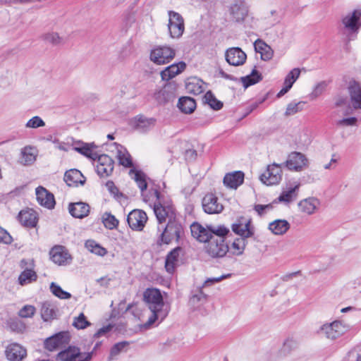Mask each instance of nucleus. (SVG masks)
I'll use <instances>...</instances> for the list:
<instances>
[{"label": "nucleus", "mask_w": 361, "mask_h": 361, "mask_svg": "<svg viewBox=\"0 0 361 361\" xmlns=\"http://www.w3.org/2000/svg\"><path fill=\"white\" fill-rule=\"evenodd\" d=\"M175 50L169 46H158L150 53V60L157 65L169 63L175 56Z\"/></svg>", "instance_id": "obj_6"}, {"label": "nucleus", "mask_w": 361, "mask_h": 361, "mask_svg": "<svg viewBox=\"0 0 361 361\" xmlns=\"http://www.w3.org/2000/svg\"><path fill=\"white\" fill-rule=\"evenodd\" d=\"M233 231L241 238H247L253 235V231L250 228V220L240 217L232 225Z\"/></svg>", "instance_id": "obj_20"}, {"label": "nucleus", "mask_w": 361, "mask_h": 361, "mask_svg": "<svg viewBox=\"0 0 361 361\" xmlns=\"http://www.w3.org/2000/svg\"><path fill=\"white\" fill-rule=\"evenodd\" d=\"M300 74V70L299 68H293L291 70L288 75L286 76L283 85L291 88L294 82L299 78Z\"/></svg>", "instance_id": "obj_50"}, {"label": "nucleus", "mask_w": 361, "mask_h": 361, "mask_svg": "<svg viewBox=\"0 0 361 361\" xmlns=\"http://www.w3.org/2000/svg\"><path fill=\"white\" fill-rule=\"evenodd\" d=\"M47 41L57 44L61 42L60 37L57 33H50L46 36Z\"/></svg>", "instance_id": "obj_63"}, {"label": "nucleus", "mask_w": 361, "mask_h": 361, "mask_svg": "<svg viewBox=\"0 0 361 361\" xmlns=\"http://www.w3.org/2000/svg\"><path fill=\"white\" fill-rule=\"evenodd\" d=\"M178 107L183 113L191 114L196 108V102L190 97H182L178 99Z\"/></svg>", "instance_id": "obj_38"}, {"label": "nucleus", "mask_w": 361, "mask_h": 361, "mask_svg": "<svg viewBox=\"0 0 361 361\" xmlns=\"http://www.w3.org/2000/svg\"><path fill=\"white\" fill-rule=\"evenodd\" d=\"M204 102L212 109L218 111L223 107V103L218 100L211 91H208L204 97Z\"/></svg>", "instance_id": "obj_45"}, {"label": "nucleus", "mask_w": 361, "mask_h": 361, "mask_svg": "<svg viewBox=\"0 0 361 361\" xmlns=\"http://www.w3.org/2000/svg\"><path fill=\"white\" fill-rule=\"evenodd\" d=\"M54 147L61 151L68 152L71 149V145L68 143L60 142L58 140H55L54 142Z\"/></svg>", "instance_id": "obj_61"}, {"label": "nucleus", "mask_w": 361, "mask_h": 361, "mask_svg": "<svg viewBox=\"0 0 361 361\" xmlns=\"http://www.w3.org/2000/svg\"><path fill=\"white\" fill-rule=\"evenodd\" d=\"M106 187L111 194L114 195L115 197H118L119 195H122L121 193H119L118 188L114 185L113 181L109 180L106 183Z\"/></svg>", "instance_id": "obj_60"}, {"label": "nucleus", "mask_w": 361, "mask_h": 361, "mask_svg": "<svg viewBox=\"0 0 361 361\" xmlns=\"http://www.w3.org/2000/svg\"><path fill=\"white\" fill-rule=\"evenodd\" d=\"M325 87H326L325 82H320V83H319L314 87V90L312 92V94L315 97L319 96L323 92V91L324 90Z\"/></svg>", "instance_id": "obj_64"}, {"label": "nucleus", "mask_w": 361, "mask_h": 361, "mask_svg": "<svg viewBox=\"0 0 361 361\" xmlns=\"http://www.w3.org/2000/svg\"><path fill=\"white\" fill-rule=\"evenodd\" d=\"M156 120L153 118H147L143 116H137L132 118L130 121V125L135 130L140 132L145 133L154 128L155 126Z\"/></svg>", "instance_id": "obj_19"}, {"label": "nucleus", "mask_w": 361, "mask_h": 361, "mask_svg": "<svg viewBox=\"0 0 361 361\" xmlns=\"http://www.w3.org/2000/svg\"><path fill=\"white\" fill-rule=\"evenodd\" d=\"M202 204L204 211L209 214H219L224 209V207L219 202L218 197L212 193L207 194L203 197Z\"/></svg>", "instance_id": "obj_14"}, {"label": "nucleus", "mask_w": 361, "mask_h": 361, "mask_svg": "<svg viewBox=\"0 0 361 361\" xmlns=\"http://www.w3.org/2000/svg\"><path fill=\"white\" fill-rule=\"evenodd\" d=\"M244 180V173L242 171H234L227 173L224 178V184L230 188L236 189Z\"/></svg>", "instance_id": "obj_31"}, {"label": "nucleus", "mask_w": 361, "mask_h": 361, "mask_svg": "<svg viewBox=\"0 0 361 361\" xmlns=\"http://www.w3.org/2000/svg\"><path fill=\"white\" fill-rule=\"evenodd\" d=\"M225 58L230 65L239 66L245 62L247 55L240 48L232 47L226 50Z\"/></svg>", "instance_id": "obj_18"}, {"label": "nucleus", "mask_w": 361, "mask_h": 361, "mask_svg": "<svg viewBox=\"0 0 361 361\" xmlns=\"http://www.w3.org/2000/svg\"><path fill=\"white\" fill-rule=\"evenodd\" d=\"M37 200L38 203L47 209H52L55 205L54 195L42 186H38L35 189Z\"/></svg>", "instance_id": "obj_22"}, {"label": "nucleus", "mask_w": 361, "mask_h": 361, "mask_svg": "<svg viewBox=\"0 0 361 361\" xmlns=\"http://www.w3.org/2000/svg\"><path fill=\"white\" fill-rule=\"evenodd\" d=\"M185 67L186 64L183 61L173 63L166 67L161 72V79L164 80H169L182 73L185 70Z\"/></svg>", "instance_id": "obj_30"}, {"label": "nucleus", "mask_w": 361, "mask_h": 361, "mask_svg": "<svg viewBox=\"0 0 361 361\" xmlns=\"http://www.w3.org/2000/svg\"><path fill=\"white\" fill-rule=\"evenodd\" d=\"M307 164V159L300 152H291L286 161V167L291 171H300Z\"/></svg>", "instance_id": "obj_16"}, {"label": "nucleus", "mask_w": 361, "mask_h": 361, "mask_svg": "<svg viewBox=\"0 0 361 361\" xmlns=\"http://www.w3.org/2000/svg\"><path fill=\"white\" fill-rule=\"evenodd\" d=\"M97 164L96 171L101 177H107L111 174L114 170V161L106 154L97 156Z\"/></svg>", "instance_id": "obj_15"}, {"label": "nucleus", "mask_w": 361, "mask_h": 361, "mask_svg": "<svg viewBox=\"0 0 361 361\" xmlns=\"http://www.w3.org/2000/svg\"><path fill=\"white\" fill-rule=\"evenodd\" d=\"M231 276V274H223L219 277L207 279L204 283V286H209V285L214 283L220 282L221 281H222L225 279L229 278Z\"/></svg>", "instance_id": "obj_58"}, {"label": "nucleus", "mask_w": 361, "mask_h": 361, "mask_svg": "<svg viewBox=\"0 0 361 361\" xmlns=\"http://www.w3.org/2000/svg\"><path fill=\"white\" fill-rule=\"evenodd\" d=\"M68 342V334L62 331L47 338L44 342V345L48 350L54 351L65 347Z\"/></svg>", "instance_id": "obj_12"}, {"label": "nucleus", "mask_w": 361, "mask_h": 361, "mask_svg": "<svg viewBox=\"0 0 361 361\" xmlns=\"http://www.w3.org/2000/svg\"><path fill=\"white\" fill-rule=\"evenodd\" d=\"M85 246L88 251L99 256L102 257L107 253V251L104 247H102L99 243L93 240H87L85 243Z\"/></svg>", "instance_id": "obj_43"}, {"label": "nucleus", "mask_w": 361, "mask_h": 361, "mask_svg": "<svg viewBox=\"0 0 361 361\" xmlns=\"http://www.w3.org/2000/svg\"><path fill=\"white\" fill-rule=\"evenodd\" d=\"M176 94V85L174 82H168L155 94V98L159 103L165 104L173 101Z\"/></svg>", "instance_id": "obj_17"}, {"label": "nucleus", "mask_w": 361, "mask_h": 361, "mask_svg": "<svg viewBox=\"0 0 361 361\" xmlns=\"http://www.w3.org/2000/svg\"><path fill=\"white\" fill-rule=\"evenodd\" d=\"M12 241L10 234L4 228L0 227V243L9 244Z\"/></svg>", "instance_id": "obj_59"}, {"label": "nucleus", "mask_w": 361, "mask_h": 361, "mask_svg": "<svg viewBox=\"0 0 361 361\" xmlns=\"http://www.w3.org/2000/svg\"><path fill=\"white\" fill-rule=\"evenodd\" d=\"M168 29L171 37L179 38L183 35L185 30L184 20L177 12L169 11Z\"/></svg>", "instance_id": "obj_9"}, {"label": "nucleus", "mask_w": 361, "mask_h": 361, "mask_svg": "<svg viewBox=\"0 0 361 361\" xmlns=\"http://www.w3.org/2000/svg\"><path fill=\"white\" fill-rule=\"evenodd\" d=\"M206 243V252L212 257H223L228 251V246L224 239L216 238L212 235Z\"/></svg>", "instance_id": "obj_7"}, {"label": "nucleus", "mask_w": 361, "mask_h": 361, "mask_svg": "<svg viewBox=\"0 0 361 361\" xmlns=\"http://www.w3.org/2000/svg\"><path fill=\"white\" fill-rule=\"evenodd\" d=\"M36 159V149L30 146L25 147L21 151L20 163L24 165H30Z\"/></svg>", "instance_id": "obj_39"}, {"label": "nucleus", "mask_w": 361, "mask_h": 361, "mask_svg": "<svg viewBox=\"0 0 361 361\" xmlns=\"http://www.w3.org/2000/svg\"><path fill=\"white\" fill-rule=\"evenodd\" d=\"M155 195L157 202H154V212L159 224L166 221L169 219V222L164 231L161 233L160 240L161 243L169 244L173 240H178L183 228L180 222L177 221L174 216V209L169 202H162L159 192L156 190Z\"/></svg>", "instance_id": "obj_1"}, {"label": "nucleus", "mask_w": 361, "mask_h": 361, "mask_svg": "<svg viewBox=\"0 0 361 361\" xmlns=\"http://www.w3.org/2000/svg\"><path fill=\"white\" fill-rule=\"evenodd\" d=\"M130 175L132 178L135 180L142 192L147 189V183L146 182L145 175L142 171L131 169L130 171Z\"/></svg>", "instance_id": "obj_42"}, {"label": "nucleus", "mask_w": 361, "mask_h": 361, "mask_svg": "<svg viewBox=\"0 0 361 361\" xmlns=\"http://www.w3.org/2000/svg\"><path fill=\"white\" fill-rule=\"evenodd\" d=\"M143 296L145 301L152 312L147 322L144 324L145 328H148L156 321H163L167 317L169 309L164 303L162 295L157 288L146 289Z\"/></svg>", "instance_id": "obj_2"}, {"label": "nucleus", "mask_w": 361, "mask_h": 361, "mask_svg": "<svg viewBox=\"0 0 361 361\" xmlns=\"http://www.w3.org/2000/svg\"><path fill=\"white\" fill-rule=\"evenodd\" d=\"M231 20L235 23L244 22L249 13V6L245 0H233L228 6Z\"/></svg>", "instance_id": "obj_5"}, {"label": "nucleus", "mask_w": 361, "mask_h": 361, "mask_svg": "<svg viewBox=\"0 0 361 361\" xmlns=\"http://www.w3.org/2000/svg\"><path fill=\"white\" fill-rule=\"evenodd\" d=\"M209 232L212 235L216 238L224 239L226 235L229 233V229L223 225L219 226H208Z\"/></svg>", "instance_id": "obj_46"}, {"label": "nucleus", "mask_w": 361, "mask_h": 361, "mask_svg": "<svg viewBox=\"0 0 361 361\" xmlns=\"http://www.w3.org/2000/svg\"><path fill=\"white\" fill-rule=\"evenodd\" d=\"M64 181L68 186H78L84 185L85 178L78 169H71L67 171L63 177Z\"/></svg>", "instance_id": "obj_26"}, {"label": "nucleus", "mask_w": 361, "mask_h": 361, "mask_svg": "<svg viewBox=\"0 0 361 361\" xmlns=\"http://www.w3.org/2000/svg\"><path fill=\"white\" fill-rule=\"evenodd\" d=\"M319 200L316 197H308L302 200L298 203V207L301 212L307 215L313 214L319 208Z\"/></svg>", "instance_id": "obj_29"}, {"label": "nucleus", "mask_w": 361, "mask_h": 361, "mask_svg": "<svg viewBox=\"0 0 361 361\" xmlns=\"http://www.w3.org/2000/svg\"><path fill=\"white\" fill-rule=\"evenodd\" d=\"M19 221L27 227H35L37 224V216L32 210H23L18 214Z\"/></svg>", "instance_id": "obj_35"}, {"label": "nucleus", "mask_w": 361, "mask_h": 361, "mask_svg": "<svg viewBox=\"0 0 361 361\" xmlns=\"http://www.w3.org/2000/svg\"><path fill=\"white\" fill-rule=\"evenodd\" d=\"M348 90L351 106L355 110H361V85L355 80H351Z\"/></svg>", "instance_id": "obj_21"}, {"label": "nucleus", "mask_w": 361, "mask_h": 361, "mask_svg": "<svg viewBox=\"0 0 361 361\" xmlns=\"http://www.w3.org/2000/svg\"><path fill=\"white\" fill-rule=\"evenodd\" d=\"M95 147L94 143H85L81 141H76L73 143V149L75 151L93 160H95L98 156L94 150Z\"/></svg>", "instance_id": "obj_24"}, {"label": "nucleus", "mask_w": 361, "mask_h": 361, "mask_svg": "<svg viewBox=\"0 0 361 361\" xmlns=\"http://www.w3.org/2000/svg\"><path fill=\"white\" fill-rule=\"evenodd\" d=\"M299 188V185H295L293 187L288 188L283 190L278 197V200L281 202L289 203L297 197V192Z\"/></svg>", "instance_id": "obj_41"}, {"label": "nucleus", "mask_w": 361, "mask_h": 361, "mask_svg": "<svg viewBox=\"0 0 361 361\" xmlns=\"http://www.w3.org/2000/svg\"><path fill=\"white\" fill-rule=\"evenodd\" d=\"M281 178V166L275 163L269 165L267 170L259 177L260 180L267 185L278 184Z\"/></svg>", "instance_id": "obj_10"}, {"label": "nucleus", "mask_w": 361, "mask_h": 361, "mask_svg": "<svg viewBox=\"0 0 361 361\" xmlns=\"http://www.w3.org/2000/svg\"><path fill=\"white\" fill-rule=\"evenodd\" d=\"M28 262L26 259L20 261V267L24 269L18 277V282L21 286L30 283L37 280V276L32 267H27Z\"/></svg>", "instance_id": "obj_25"}, {"label": "nucleus", "mask_w": 361, "mask_h": 361, "mask_svg": "<svg viewBox=\"0 0 361 361\" xmlns=\"http://www.w3.org/2000/svg\"><path fill=\"white\" fill-rule=\"evenodd\" d=\"M68 211L74 218L82 219L88 215L90 206L88 204L82 202L70 203Z\"/></svg>", "instance_id": "obj_27"}, {"label": "nucleus", "mask_w": 361, "mask_h": 361, "mask_svg": "<svg viewBox=\"0 0 361 361\" xmlns=\"http://www.w3.org/2000/svg\"><path fill=\"white\" fill-rule=\"evenodd\" d=\"M44 126V121L38 116H33L25 124V127L28 128H37Z\"/></svg>", "instance_id": "obj_55"}, {"label": "nucleus", "mask_w": 361, "mask_h": 361, "mask_svg": "<svg viewBox=\"0 0 361 361\" xmlns=\"http://www.w3.org/2000/svg\"><path fill=\"white\" fill-rule=\"evenodd\" d=\"M51 293L60 299H69L71 297V293L62 290L56 283L52 282L50 285Z\"/></svg>", "instance_id": "obj_51"}, {"label": "nucleus", "mask_w": 361, "mask_h": 361, "mask_svg": "<svg viewBox=\"0 0 361 361\" xmlns=\"http://www.w3.org/2000/svg\"><path fill=\"white\" fill-rule=\"evenodd\" d=\"M207 300V295L200 290L196 294H194L190 299V303L194 307H199Z\"/></svg>", "instance_id": "obj_52"}, {"label": "nucleus", "mask_w": 361, "mask_h": 361, "mask_svg": "<svg viewBox=\"0 0 361 361\" xmlns=\"http://www.w3.org/2000/svg\"><path fill=\"white\" fill-rule=\"evenodd\" d=\"M304 102H292L288 104L285 114L286 116H291L293 115L298 111H300L302 109Z\"/></svg>", "instance_id": "obj_53"}, {"label": "nucleus", "mask_w": 361, "mask_h": 361, "mask_svg": "<svg viewBox=\"0 0 361 361\" xmlns=\"http://www.w3.org/2000/svg\"><path fill=\"white\" fill-rule=\"evenodd\" d=\"M290 228V224L284 219H277L270 223L269 229L275 235H283Z\"/></svg>", "instance_id": "obj_36"}, {"label": "nucleus", "mask_w": 361, "mask_h": 361, "mask_svg": "<svg viewBox=\"0 0 361 361\" xmlns=\"http://www.w3.org/2000/svg\"><path fill=\"white\" fill-rule=\"evenodd\" d=\"M190 231L192 235L200 242L206 243L212 236L208 227L205 228L198 223H193L190 226Z\"/></svg>", "instance_id": "obj_32"}, {"label": "nucleus", "mask_w": 361, "mask_h": 361, "mask_svg": "<svg viewBox=\"0 0 361 361\" xmlns=\"http://www.w3.org/2000/svg\"><path fill=\"white\" fill-rule=\"evenodd\" d=\"M90 325L91 323L87 319L83 313H80L73 319V326L77 329H84Z\"/></svg>", "instance_id": "obj_49"}, {"label": "nucleus", "mask_w": 361, "mask_h": 361, "mask_svg": "<svg viewBox=\"0 0 361 361\" xmlns=\"http://www.w3.org/2000/svg\"><path fill=\"white\" fill-rule=\"evenodd\" d=\"M41 316L44 322L54 319L56 317L55 307L49 302H44L41 307Z\"/></svg>", "instance_id": "obj_40"}, {"label": "nucleus", "mask_w": 361, "mask_h": 361, "mask_svg": "<svg viewBox=\"0 0 361 361\" xmlns=\"http://www.w3.org/2000/svg\"><path fill=\"white\" fill-rule=\"evenodd\" d=\"M241 80L243 85L247 87L259 82L262 80V75L258 71L253 69L250 75L242 78Z\"/></svg>", "instance_id": "obj_44"}, {"label": "nucleus", "mask_w": 361, "mask_h": 361, "mask_svg": "<svg viewBox=\"0 0 361 361\" xmlns=\"http://www.w3.org/2000/svg\"><path fill=\"white\" fill-rule=\"evenodd\" d=\"M127 345L128 343L125 341L117 343L115 345H114L110 350L109 360H114Z\"/></svg>", "instance_id": "obj_54"}, {"label": "nucleus", "mask_w": 361, "mask_h": 361, "mask_svg": "<svg viewBox=\"0 0 361 361\" xmlns=\"http://www.w3.org/2000/svg\"><path fill=\"white\" fill-rule=\"evenodd\" d=\"M51 261L58 265L65 266L72 259L68 250L62 245H56L49 252Z\"/></svg>", "instance_id": "obj_11"}, {"label": "nucleus", "mask_w": 361, "mask_h": 361, "mask_svg": "<svg viewBox=\"0 0 361 361\" xmlns=\"http://www.w3.org/2000/svg\"><path fill=\"white\" fill-rule=\"evenodd\" d=\"M254 46L255 51L260 54L263 61H269L272 58L274 52L271 48L262 40L257 39Z\"/></svg>", "instance_id": "obj_34"}, {"label": "nucleus", "mask_w": 361, "mask_h": 361, "mask_svg": "<svg viewBox=\"0 0 361 361\" xmlns=\"http://www.w3.org/2000/svg\"><path fill=\"white\" fill-rule=\"evenodd\" d=\"M92 357V352L82 353L76 347H69L57 355L61 361H90Z\"/></svg>", "instance_id": "obj_8"}, {"label": "nucleus", "mask_w": 361, "mask_h": 361, "mask_svg": "<svg viewBox=\"0 0 361 361\" xmlns=\"http://www.w3.org/2000/svg\"><path fill=\"white\" fill-rule=\"evenodd\" d=\"M204 82L197 78H188L185 83V89L188 93L198 95L204 90Z\"/></svg>", "instance_id": "obj_33"}, {"label": "nucleus", "mask_w": 361, "mask_h": 361, "mask_svg": "<svg viewBox=\"0 0 361 361\" xmlns=\"http://www.w3.org/2000/svg\"><path fill=\"white\" fill-rule=\"evenodd\" d=\"M357 123V118L355 117H350L347 118H343L336 122V125L338 126H353Z\"/></svg>", "instance_id": "obj_57"}, {"label": "nucleus", "mask_w": 361, "mask_h": 361, "mask_svg": "<svg viewBox=\"0 0 361 361\" xmlns=\"http://www.w3.org/2000/svg\"><path fill=\"white\" fill-rule=\"evenodd\" d=\"M350 330V326L347 322L341 319H335L321 324L316 331V334L329 341H335Z\"/></svg>", "instance_id": "obj_3"}, {"label": "nucleus", "mask_w": 361, "mask_h": 361, "mask_svg": "<svg viewBox=\"0 0 361 361\" xmlns=\"http://www.w3.org/2000/svg\"><path fill=\"white\" fill-rule=\"evenodd\" d=\"M182 252L180 247H176L173 249L167 255L165 260V268L168 273H173L178 264L180 255Z\"/></svg>", "instance_id": "obj_28"}, {"label": "nucleus", "mask_w": 361, "mask_h": 361, "mask_svg": "<svg viewBox=\"0 0 361 361\" xmlns=\"http://www.w3.org/2000/svg\"><path fill=\"white\" fill-rule=\"evenodd\" d=\"M35 313V307L32 305H25L18 312V315L23 318L32 317Z\"/></svg>", "instance_id": "obj_56"}, {"label": "nucleus", "mask_w": 361, "mask_h": 361, "mask_svg": "<svg viewBox=\"0 0 361 361\" xmlns=\"http://www.w3.org/2000/svg\"><path fill=\"white\" fill-rule=\"evenodd\" d=\"M246 238H236L231 246V251L233 255H240L243 253L246 246Z\"/></svg>", "instance_id": "obj_47"}, {"label": "nucleus", "mask_w": 361, "mask_h": 361, "mask_svg": "<svg viewBox=\"0 0 361 361\" xmlns=\"http://www.w3.org/2000/svg\"><path fill=\"white\" fill-rule=\"evenodd\" d=\"M347 104V99L344 96L338 95L334 99V106L336 107L345 106Z\"/></svg>", "instance_id": "obj_62"}, {"label": "nucleus", "mask_w": 361, "mask_h": 361, "mask_svg": "<svg viewBox=\"0 0 361 361\" xmlns=\"http://www.w3.org/2000/svg\"><path fill=\"white\" fill-rule=\"evenodd\" d=\"M147 216L145 212L140 209H134L130 212L127 217L129 226L135 231H142L147 222Z\"/></svg>", "instance_id": "obj_13"}, {"label": "nucleus", "mask_w": 361, "mask_h": 361, "mask_svg": "<svg viewBox=\"0 0 361 361\" xmlns=\"http://www.w3.org/2000/svg\"><path fill=\"white\" fill-rule=\"evenodd\" d=\"M117 150V158L121 165L125 167H131L133 161L130 154L123 146L115 143Z\"/></svg>", "instance_id": "obj_37"}, {"label": "nucleus", "mask_w": 361, "mask_h": 361, "mask_svg": "<svg viewBox=\"0 0 361 361\" xmlns=\"http://www.w3.org/2000/svg\"><path fill=\"white\" fill-rule=\"evenodd\" d=\"M341 30L348 41L355 40L361 27V10L357 9L343 16Z\"/></svg>", "instance_id": "obj_4"}, {"label": "nucleus", "mask_w": 361, "mask_h": 361, "mask_svg": "<svg viewBox=\"0 0 361 361\" xmlns=\"http://www.w3.org/2000/svg\"><path fill=\"white\" fill-rule=\"evenodd\" d=\"M6 356L10 361H22L27 356L26 349L18 343H11L6 349Z\"/></svg>", "instance_id": "obj_23"}, {"label": "nucleus", "mask_w": 361, "mask_h": 361, "mask_svg": "<svg viewBox=\"0 0 361 361\" xmlns=\"http://www.w3.org/2000/svg\"><path fill=\"white\" fill-rule=\"evenodd\" d=\"M102 219L104 226L108 229L116 228L118 225V221L111 213L105 212Z\"/></svg>", "instance_id": "obj_48"}]
</instances>
